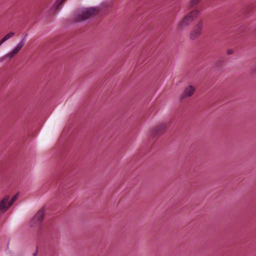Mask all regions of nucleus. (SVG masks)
Returning <instances> with one entry per match:
<instances>
[{
  "label": "nucleus",
  "instance_id": "nucleus-1",
  "mask_svg": "<svg viewBox=\"0 0 256 256\" xmlns=\"http://www.w3.org/2000/svg\"><path fill=\"white\" fill-rule=\"evenodd\" d=\"M100 12V8L98 7H90L84 8L74 16L72 22L75 23L84 22L90 18L95 13L98 14Z\"/></svg>",
  "mask_w": 256,
  "mask_h": 256
},
{
  "label": "nucleus",
  "instance_id": "nucleus-2",
  "mask_svg": "<svg viewBox=\"0 0 256 256\" xmlns=\"http://www.w3.org/2000/svg\"><path fill=\"white\" fill-rule=\"evenodd\" d=\"M28 34L27 33L25 34L24 38L21 40V41L8 54L5 55L2 58L0 59V61L4 60L7 57L9 58V59H11L13 58L16 54H17L20 49L24 46L26 40V37L28 36Z\"/></svg>",
  "mask_w": 256,
  "mask_h": 256
},
{
  "label": "nucleus",
  "instance_id": "nucleus-3",
  "mask_svg": "<svg viewBox=\"0 0 256 256\" xmlns=\"http://www.w3.org/2000/svg\"><path fill=\"white\" fill-rule=\"evenodd\" d=\"M200 13V11L196 10H194L188 13L186 16L182 21L180 25L181 28L188 26L190 22H192L194 18H196Z\"/></svg>",
  "mask_w": 256,
  "mask_h": 256
},
{
  "label": "nucleus",
  "instance_id": "nucleus-4",
  "mask_svg": "<svg viewBox=\"0 0 256 256\" xmlns=\"http://www.w3.org/2000/svg\"><path fill=\"white\" fill-rule=\"evenodd\" d=\"M167 128V125L164 124L155 126L150 130V136L154 138L160 136L166 131Z\"/></svg>",
  "mask_w": 256,
  "mask_h": 256
},
{
  "label": "nucleus",
  "instance_id": "nucleus-5",
  "mask_svg": "<svg viewBox=\"0 0 256 256\" xmlns=\"http://www.w3.org/2000/svg\"><path fill=\"white\" fill-rule=\"evenodd\" d=\"M202 24L203 21L201 19L194 28L190 34V38L192 40H195L200 36L202 28Z\"/></svg>",
  "mask_w": 256,
  "mask_h": 256
},
{
  "label": "nucleus",
  "instance_id": "nucleus-6",
  "mask_svg": "<svg viewBox=\"0 0 256 256\" xmlns=\"http://www.w3.org/2000/svg\"><path fill=\"white\" fill-rule=\"evenodd\" d=\"M196 91L195 88L192 85H190L188 87L186 88L180 96V99L182 100H183L192 96Z\"/></svg>",
  "mask_w": 256,
  "mask_h": 256
},
{
  "label": "nucleus",
  "instance_id": "nucleus-7",
  "mask_svg": "<svg viewBox=\"0 0 256 256\" xmlns=\"http://www.w3.org/2000/svg\"><path fill=\"white\" fill-rule=\"evenodd\" d=\"M9 198L8 196H6L0 201V214L4 213L9 208L8 205L6 204V202H8Z\"/></svg>",
  "mask_w": 256,
  "mask_h": 256
},
{
  "label": "nucleus",
  "instance_id": "nucleus-8",
  "mask_svg": "<svg viewBox=\"0 0 256 256\" xmlns=\"http://www.w3.org/2000/svg\"><path fill=\"white\" fill-rule=\"evenodd\" d=\"M45 210L42 208L39 210L35 216L36 219L40 222H42L44 218Z\"/></svg>",
  "mask_w": 256,
  "mask_h": 256
},
{
  "label": "nucleus",
  "instance_id": "nucleus-9",
  "mask_svg": "<svg viewBox=\"0 0 256 256\" xmlns=\"http://www.w3.org/2000/svg\"><path fill=\"white\" fill-rule=\"evenodd\" d=\"M254 6L249 5L244 10V15L248 16L254 10Z\"/></svg>",
  "mask_w": 256,
  "mask_h": 256
},
{
  "label": "nucleus",
  "instance_id": "nucleus-10",
  "mask_svg": "<svg viewBox=\"0 0 256 256\" xmlns=\"http://www.w3.org/2000/svg\"><path fill=\"white\" fill-rule=\"evenodd\" d=\"M66 0H56L54 3V8L56 10H58L60 9V8L61 5L64 4V3Z\"/></svg>",
  "mask_w": 256,
  "mask_h": 256
},
{
  "label": "nucleus",
  "instance_id": "nucleus-11",
  "mask_svg": "<svg viewBox=\"0 0 256 256\" xmlns=\"http://www.w3.org/2000/svg\"><path fill=\"white\" fill-rule=\"evenodd\" d=\"M18 194H16L14 196H13V197L11 198V200L9 201L8 203V206L9 208L12 205V204L14 203V202L17 200L18 198Z\"/></svg>",
  "mask_w": 256,
  "mask_h": 256
},
{
  "label": "nucleus",
  "instance_id": "nucleus-12",
  "mask_svg": "<svg viewBox=\"0 0 256 256\" xmlns=\"http://www.w3.org/2000/svg\"><path fill=\"white\" fill-rule=\"evenodd\" d=\"M200 0H191L190 2V6L192 7L196 5Z\"/></svg>",
  "mask_w": 256,
  "mask_h": 256
},
{
  "label": "nucleus",
  "instance_id": "nucleus-13",
  "mask_svg": "<svg viewBox=\"0 0 256 256\" xmlns=\"http://www.w3.org/2000/svg\"><path fill=\"white\" fill-rule=\"evenodd\" d=\"M250 72L252 74L256 73V63L251 67Z\"/></svg>",
  "mask_w": 256,
  "mask_h": 256
},
{
  "label": "nucleus",
  "instance_id": "nucleus-14",
  "mask_svg": "<svg viewBox=\"0 0 256 256\" xmlns=\"http://www.w3.org/2000/svg\"><path fill=\"white\" fill-rule=\"evenodd\" d=\"M15 33L14 32H10L8 33L7 34H6L4 36L6 38V39L8 40V38H10L12 36L14 35Z\"/></svg>",
  "mask_w": 256,
  "mask_h": 256
},
{
  "label": "nucleus",
  "instance_id": "nucleus-15",
  "mask_svg": "<svg viewBox=\"0 0 256 256\" xmlns=\"http://www.w3.org/2000/svg\"><path fill=\"white\" fill-rule=\"evenodd\" d=\"M233 52H234L233 50H231V49H228L226 51V53L228 55L232 54Z\"/></svg>",
  "mask_w": 256,
  "mask_h": 256
},
{
  "label": "nucleus",
  "instance_id": "nucleus-16",
  "mask_svg": "<svg viewBox=\"0 0 256 256\" xmlns=\"http://www.w3.org/2000/svg\"><path fill=\"white\" fill-rule=\"evenodd\" d=\"M7 40L6 39V38L5 36H4L2 39V40L0 41V46L5 41H6Z\"/></svg>",
  "mask_w": 256,
  "mask_h": 256
},
{
  "label": "nucleus",
  "instance_id": "nucleus-17",
  "mask_svg": "<svg viewBox=\"0 0 256 256\" xmlns=\"http://www.w3.org/2000/svg\"><path fill=\"white\" fill-rule=\"evenodd\" d=\"M7 40L6 39V38L5 36H4L2 39V40L0 41V46L5 41H6Z\"/></svg>",
  "mask_w": 256,
  "mask_h": 256
},
{
  "label": "nucleus",
  "instance_id": "nucleus-18",
  "mask_svg": "<svg viewBox=\"0 0 256 256\" xmlns=\"http://www.w3.org/2000/svg\"><path fill=\"white\" fill-rule=\"evenodd\" d=\"M7 40L6 39V38L5 36H4L2 39V40L0 41V46L5 41H6Z\"/></svg>",
  "mask_w": 256,
  "mask_h": 256
},
{
  "label": "nucleus",
  "instance_id": "nucleus-19",
  "mask_svg": "<svg viewBox=\"0 0 256 256\" xmlns=\"http://www.w3.org/2000/svg\"><path fill=\"white\" fill-rule=\"evenodd\" d=\"M38 252V246H37L36 247V250L34 253L33 254V256H36Z\"/></svg>",
  "mask_w": 256,
  "mask_h": 256
},
{
  "label": "nucleus",
  "instance_id": "nucleus-20",
  "mask_svg": "<svg viewBox=\"0 0 256 256\" xmlns=\"http://www.w3.org/2000/svg\"><path fill=\"white\" fill-rule=\"evenodd\" d=\"M239 30H240V32H244V31L245 28H243L242 26H240L239 28Z\"/></svg>",
  "mask_w": 256,
  "mask_h": 256
}]
</instances>
